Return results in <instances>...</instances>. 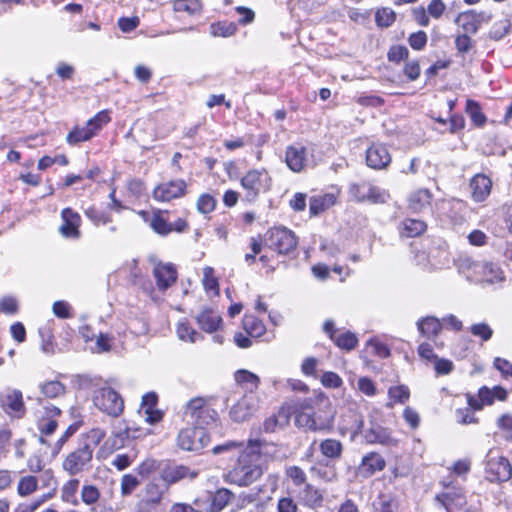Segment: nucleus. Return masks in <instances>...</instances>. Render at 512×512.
Segmentation results:
<instances>
[{"label": "nucleus", "mask_w": 512, "mask_h": 512, "mask_svg": "<svg viewBox=\"0 0 512 512\" xmlns=\"http://www.w3.org/2000/svg\"><path fill=\"white\" fill-rule=\"evenodd\" d=\"M456 21L460 23L461 27L465 31L464 34H475L479 29L476 12L473 10L459 14Z\"/></svg>", "instance_id": "40"}, {"label": "nucleus", "mask_w": 512, "mask_h": 512, "mask_svg": "<svg viewBox=\"0 0 512 512\" xmlns=\"http://www.w3.org/2000/svg\"><path fill=\"white\" fill-rule=\"evenodd\" d=\"M444 491L436 495L439 501L450 512L451 509H461L466 505V495L463 487L450 474L441 481Z\"/></svg>", "instance_id": "6"}, {"label": "nucleus", "mask_w": 512, "mask_h": 512, "mask_svg": "<svg viewBox=\"0 0 512 512\" xmlns=\"http://www.w3.org/2000/svg\"><path fill=\"white\" fill-rule=\"evenodd\" d=\"M187 183L183 179H175L157 185L153 190V198L158 202H169L186 194Z\"/></svg>", "instance_id": "13"}, {"label": "nucleus", "mask_w": 512, "mask_h": 512, "mask_svg": "<svg viewBox=\"0 0 512 512\" xmlns=\"http://www.w3.org/2000/svg\"><path fill=\"white\" fill-rule=\"evenodd\" d=\"M105 436L106 432L104 429L98 427L92 428L86 433V441L82 445H87L94 451V448L100 444Z\"/></svg>", "instance_id": "57"}, {"label": "nucleus", "mask_w": 512, "mask_h": 512, "mask_svg": "<svg viewBox=\"0 0 512 512\" xmlns=\"http://www.w3.org/2000/svg\"><path fill=\"white\" fill-rule=\"evenodd\" d=\"M0 407L11 418L20 419L26 413L22 392L11 387L0 391Z\"/></svg>", "instance_id": "12"}, {"label": "nucleus", "mask_w": 512, "mask_h": 512, "mask_svg": "<svg viewBox=\"0 0 512 512\" xmlns=\"http://www.w3.org/2000/svg\"><path fill=\"white\" fill-rule=\"evenodd\" d=\"M237 24L234 22L220 21L211 25V34L214 37H230L237 31Z\"/></svg>", "instance_id": "48"}, {"label": "nucleus", "mask_w": 512, "mask_h": 512, "mask_svg": "<svg viewBox=\"0 0 512 512\" xmlns=\"http://www.w3.org/2000/svg\"><path fill=\"white\" fill-rule=\"evenodd\" d=\"M363 426L362 416L355 410H349L341 416L340 428L343 431L357 434L361 431Z\"/></svg>", "instance_id": "30"}, {"label": "nucleus", "mask_w": 512, "mask_h": 512, "mask_svg": "<svg viewBox=\"0 0 512 512\" xmlns=\"http://www.w3.org/2000/svg\"><path fill=\"white\" fill-rule=\"evenodd\" d=\"M38 489V478L36 476L27 475L19 479L17 485V493L21 497L33 494Z\"/></svg>", "instance_id": "45"}, {"label": "nucleus", "mask_w": 512, "mask_h": 512, "mask_svg": "<svg viewBox=\"0 0 512 512\" xmlns=\"http://www.w3.org/2000/svg\"><path fill=\"white\" fill-rule=\"evenodd\" d=\"M258 403V398L254 393L245 394L230 408V418L235 422L249 419L257 411Z\"/></svg>", "instance_id": "15"}, {"label": "nucleus", "mask_w": 512, "mask_h": 512, "mask_svg": "<svg viewBox=\"0 0 512 512\" xmlns=\"http://www.w3.org/2000/svg\"><path fill=\"white\" fill-rule=\"evenodd\" d=\"M391 160L390 152L384 144L374 143L366 150V164L374 170L386 169Z\"/></svg>", "instance_id": "19"}, {"label": "nucleus", "mask_w": 512, "mask_h": 512, "mask_svg": "<svg viewBox=\"0 0 512 512\" xmlns=\"http://www.w3.org/2000/svg\"><path fill=\"white\" fill-rule=\"evenodd\" d=\"M177 335L180 340L190 343H195L204 339L203 335L196 331L191 323L186 319L179 321L177 325Z\"/></svg>", "instance_id": "32"}, {"label": "nucleus", "mask_w": 512, "mask_h": 512, "mask_svg": "<svg viewBox=\"0 0 512 512\" xmlns=\"http://www.w3.org/2000/svg\"><path fill=\"white\" fill-rule=\"evenodd\" d=\"M153 277L156 281L157 289L165 292L176 282L178 272L174 264L159 262L153 268Z\"/></svg>", "instance_id": "17"}, {"label": "nucleus", "mask_w": 512, "mask_h": 512, "mask_svg": "<svg viewBox=\"0 0 512 512\" xmlns=\"http://www.w3.org/2000/svg\"><path fill=\"white\" fill-rule=\"evenodd\" d=\"M512 476V467L507 458L495 450H489L485 461V477L490 482L508 481Z\"/></svg>", "instance_id": "9"}, {"label": "nucleus", "mask_w": 512, "mask_h": 512, "mask_svg": "<svg viewBox=\"0 0 512 512\" xmlns=\"http://www.w3.org/2000/svg\"><path fill=\"white\" fill-rule=\"evenodd\" d=\"M385 466L384 458L378 453L371 452L363 456L358 471L363 477H371L376 472L382 471Z\"/></svg>", "instance_id": "24"}, {"label": "nucleus", "mask_w": 512, "mask_h": 512, "mask_svg": "<svg viewBox=\"0 0 512 512\" xmlns=\"http://www.w3.org/2000/svg\"><path fill=\"white\" fill-rule=\"evenodd\" d=\"M398 501L391 496L381 495L375 504V512H397Z\"/></svg>", "instance_id": "52"}, {"label": "nucleus", "mask_w": 512, "mask_h": 512, "mask_svg": "<svg viewBox=\"0 0 512 512\" xmlns=\"http://www.w3.org/2000/svg\"><path fill=\"white\" fill-rule=\"evenodd\" d=\"M240 184L245 200L254 202L261 193L270 189L271 179L265 170L252 169L241 178Z\"/></svg>", "instance_id": "5"}, {"label": "nucleus", "mask_w": 512, "mask_h": 512, "mask_svg": "<svg viewBox=\"0 0 512 512\" xmlns=\"http://www.w3.org/2000/svg\"><path fill=\"white\" fill-rule=\"evenodd\" d=\"M428 37L426 32L419 30L411 33L408 37V44L413 50L421 51L426 47Z\"/></svg>", "instance_id": "60"}, {"label": "nucleus", "mask_w": 512, "mask_h": 512, "mask_svg": "<svg viewBox=\"0 0 512 512\" xmlns=\"http://www.w3.org/2000/svg\"><path fill=\"white\" fill-rule=\"evenodd\" d=\"M334 344L343 350H353L358 344L357 336L351 331L339 332L332 340Z\"/></svg>", "instance_id": "42"}, {"label": "nucleus", "mask_w": 512, "mask_h": 512, "mask_svg": "<svg viewBox=\"0 0 512 512\" xmlns=\"http://www.w3.org/2000/svg\"><path fill=\"white\" fill-rule=\"evenodd\" d=\"M234 378L238 384L246 385L250 393L257 390L260 384V378L255 373L245 369L237 370L234 374Z\"/></svg>", "instance_id": "35"}, {"label": "nucleus", "mask_w": 512, "mask_h": 512, "mask_svg": "<svg viewBox=\"0 0 512 512\" xmlns=\"http://www.w3.org/2000/svg\"><path fill=\"white\" fill-rule=\"evenodd\" d=\"M438 209L445 214L450 221L457 225L464 221V214L466 207L463 201L460 200H441L437 203Z\"/></svg>", "instance_id": "23"}, {"label": "nucleus", "mask_w": 512, "mask_h": 512, "mask_svg": "<svg viewBox=\"0 0 512 512\" xmlns=\"http://www.w3.org/2000/svg\"><path fill=\"white\" fill-rule=\"evenodd\" d=\"M417 328L423 337L433 339L442 330V322L434 316H426L417 321Z\"/></svg>", "instance_id": "29"}, {"label": "nucleus", "mask_w": 512, "mask_h": 512, "mask_svg": "<svg viewBox=\"0 0 512 512\" xmlns=\"http://www.w3.org/2000/svg\"><path fill=\"white\" fill-rule=\"evenodd\" d=\"M111 117L108 110H102L99 111L96 115H94L92 118H90L86 122V127L89 130L90 133H92V136H96L98 132L110 122Z\"/></svg>", "instance_id": "38"}, {"label": "nucleus", "mask_w": 512, "mask_h": 512, "mask_svg": "<svg viewBox=\"0 0 512 512\" xmlns=\"http://www.w3.org/2000/svg\"><path fill=\"white\" fill-rule=\"evenodd\" d=\"M472 268L475 273L481 275L479 281L483 283L496 285L502 284L506 280L504 271L497 263L478 262L473 263Z\"/></svg>", "instance_id": "16"}, {"label": "nucleus", "mask_w": 512, "mask_h": 512, "mask_svg": "<svg viewBox=\"0 0 512 512\" xmlns=\"http://www.w3.org/2000/svg\"><path fill=\"white\" fill-rule=\"evenodd\" d=\"M216 207L215 198L208 194H202L197 200V210L202 214L211 213Z\"/></svg>", "instance_id": "61"}, {"label": "nucleus", "mask_w": 512, "mask_h": 512, "mask_svg": "<svg viewBox=\"0 0 512 512\" xmlns=\"http://www.w3.org/2000/svg\"><path fill=\"white\" fill-rule=\"evenodd\" d=\"M431 200L432 193L430 190L420 188L410 194L408 205L413 212L419 213L430 207Z\"/></svg>", "instance_id": "27"}, {"label": "nucleus", "mask_w": 512, "mask_h": 512, "mask_svg": "<svg viewBox=\"0 0 512 512\" xmlns=\"http://www.w3.org/2000/svg\"><path fill=\"white\" fill-rule=\"evenodd\" d=\"M396 19L395 12L390 8L378 9L375 14V22L381 28L390 27Z\"/></svg>", "instance_id": "51"}, {"label": "nucleus", "mask_w": 512, "mask_h": 512, "mask_svg": "<svg viewBox=\"0 0 512 512\" xmlns=\"http://www.w3.org/2000/svg\"><path fill=\"white\" fill-rule=\"evenodd\" d=\"M243 329L252 338H259L266 332L264 323L254 315H245L242 320Z\"/></svg>", "instance_id": "31"}, {"label": "nucleus", "mask_w": 512, "mask_h": 512, "mask_svg": "<svg viewBox=\"0 0 512 512\" xmlns=\"http://www.w3.org/2000/svg\"><path fill=\"white\" fill-rule=\"evenodd\" d=\"M321 453L330 459H338L341 457L343 446L342 443L336 439H325L320 445Z\"/></svg>", "instance_id": "39"}, {"label": "nucleus", "mask_w": 512, "mask_h": 512, "mask_svg": "<svg viewBox=\"0 0 512 512\" xmlns=\"http://www.w3.org/2000/svg\"><path fill=\"white\" fill-rule=\"evenodd\" d=\"M92 401L96 408L111 417L120 416L124 410L123 398L109 386L96 389L93 392Z\"/></svg>", "instance_id": "4"}, {"label": "nucleus", "mask_w": 512, "mask_h": 512, "mask_svg": "<svg viewBox=\"0 0 512 512\" xmlns=\"http://www.w3.org/2000/svg\"><path fill=\"white\" fill-rule=\"evenodd\" d=\"M427 224L419 219L408 218L402 222V235L406 237H417L424 233Z\"/></svg>", "instance_id": "36"}, {"label": "nucleus", "mask_w": 512, "mask_h": 512, "mask_svg": "<svg viewBox=\"0 0 512 512\" xmlns=\"http://www.w3.org/2000/svg\"><path fill=\"white\" fill-rule=\"evenodd\" d=\"M76 384L79 389L92 390V393L99 387H103L102 379L100 377L88 374L78 375Z\"/></svg>", "instance_id": "49"}, {"label": "nucleus", "mask_w": 512, "mask_h": 512, "mask_svg": "<svg viewBox=\"0 0 512 512\" xmlns=\"http://www.w3.org/2000/svg\"><path fill=\"white\" fill-rule=\"evenodd\" d=\"M39 388L46 398H57L63 396L66 392L65 385L57 380L44 382L40 384Z\"/></svg>", "instance_id": "43"}, {"label": "nucleus", "mask_w": 512, "mask_h": 512, "mask_svg": "<svg viewBox=\"0 0 512 512\" xmlns=\"http://www.w3.org/2000/svg\"><path fill=\"white\" fill-rule=\"evenodd\" d=\"M189 469L185 466H176L173 469L165 470L162 473V479L168 483H175L185 477H187Z\"/></svg>", "instance_id": "53"}, {"label": "nucleus", "mask_w": 512, "mask_h": 512, "mask_svg": "<svg viewBox=\"0 0 512 512\" xmlns=\"http://www.w3.org/2000/svg\"><path fill=\"white\" fill-rule=\"evenodd\" d=\"M194 318L199 328L209 334L217 332L222 325L219 311L212 307H202Z\"/></svg>", "instance_id": "18"}, {"label": "nucleus", "mask_w": 512, "mask_h": 512, "mask_svg": "<svg viewBox=\"0 0 512 512\" xmlns=\"http://www.w3.org/2000/svg\"><path fill=\"white\" fill-rule=\"evenodd\" d=\"M298 497L302 505L310 509H318L323 505V493L309 483L299 491Z\"/></svg>", "instance_id": "25"}, {"label": "nucleus", "mask_w": 512, "mask_h": 512, "mask_svg": "<svg viewBox=\"0 0 512 512\" xmlns=\"http://www.w3.org/2000/svg\"><path fill=\"white\" fill-rule=\"evenodd\" d=\"M58 426V423L56 419H43L38 422V429L41 432V437L39 439L40 443L47 444L46 440L43 436H49L52 435L56 428Z\"/></svg>", "instance_id": "62"}, {"label": "nucleus", "mask_w": 512, "mask_h": 512, "mask_svg": "<svg viewBox=\"0 0 512 512\" xmlns=\"http://www.w3.org/2000/svg\"><path fill=\"white\" fill-rule=\"evenodd\" d=\"M81 501L87 506H95L100 501V491L92 484H84L81 488Z\"/></svg>", "instance_id": "46"}, {"label": "nucleus", "mask_w": 512, "mask_h": 512, "mask_svg": "<svg viewBox=\"0 0 512 512\" xmlns=\"http://www.w3.org/2000/svg\"><path fill=\"white\" fill-rule=\"evenodd\" d=\"M388 397L393 403L404 404L409 400L410 390L406 385L391 386L388 389Z\"/></svg>", "instance_id": "50"}, {"label": "nucleus", "mask_w": 512, "mask_h": 512, "mask_svg": "<svg viewBox=\"0 0 512 512\" xmlns=\"http://www.w3.org/2000/svg\"><path fill=\"white\" fill-rule=\"evenodd\" d=\"M185 416L188 417L195 427L209 426L216 422L218 413L202 397L191 399L186 404Z\"/></svg>", "instance_id": "7"}, {"label": "nucleus", "mask_w": 512, "mask_h": 512, "mask_svg": "<svg viewBox=\"0 0 512 512\" xmlns=\"http://www.w3.org/2000/svg\"><path fill=\"white\" fill-rule=\"evenodd\" d=\"M336 195L334 193L318 194L310 197L309 211L312 216H317L329 209L336 203Z\"/></svg>", "instance_id": "28"}, {"label": "nucleus", "mask_w": 512, "mask_h": 512, "mask_svg": "<svg viewBox=\"0 0 512 512\" xmlns=\"http://www.w3.org/2000/svg\"><path fill=\"white\" fill-rule=\"evenodd\" d=\"M149 226L155 233L161 236H166L172 232V224L169 223L160 212H156L152 215L149 220Z\"/></svg>", "instance_id": "41"}, {"label": "nucleus", "mask_w": 512, "mask_h": 512, "mask_svg": "<svg viewBox=\"0 0 512 512\" xmlns=\"http://www.w3.org/2000/svg\"><path fill=\"white\" fill-rule=\"evenodd\" d=\"M79 485L80 481L76 478L68 480L61 488V500L72 506H78L79 500L77 498V493Z\"/></svg>", "instance_id": "33"}, {"label": "nucleus", "mask_w": 512, "mask_h": 512, "mask_svg": "<svg viewBox=\"0 0 512 512\" xmlns=\"http://www.w3.org/2000/svg\"><path fill=\"white\" fill-rule=\"evenodd\" d=\"M77 430V424L73 423L69 425L65 432L61 435V437L51 446V454L53 456L58 455L59 452L62 450L63 446L65 445V443L68 441V439L71 436H73Z\"/></svg>", "instance_id": "55"}, {"label": "nucleus", "mask_w": 512, "mask_h": 512, "mask_svg": "<svg viewBox=\"0 0 512 512\" xmlns=\"http://www.w3.org/2000/svg\"><path fill=\"white\" fill-rule=\"evenodd\" d=\"M203 286L207 291L219 290L218 279L214 276V269L210 266L203 268Z\"/></svg>", "instance_id": "59"}, {"label": "nucleus", "mask_w": 512, "mask_h": 512, "mask_svg": "<svg viewBox=\"0 0 512 512\" xmlns=\"http://www.w3.org/2000/svg\"><path fill=\"white\" fill-rule=\"evenodd\" d=\"M421 260H427V264H423L425 270L442 269L450 264L449 253L442 248L431 250L428 255L425 253L419 254L417 256L418 264H421Z\"/></svg>", "instance_id": "22"}, {"label": "nucleus", "mask_w": 512, "mask_h": 512, "mask_svg": "<svg viewBox=\"0 0 512 512\" xmlns=\"http://www.w3.org/2000/svg\"><path fill=\"white\" fill-rule=\"evenodd\" d=\"M265 245L278 254L287 255L296 249L297 238L286 227H273L266 234Z\"/></svg>", "instance_id": "8"}, {"label": "nucleus", "mask_w": 512, "mask_h": 512, "mask_svg": "<svg viewBox=\"0 0 512 512\" xmlns=\"http://www.w3.org/2000/svg\"><path fill=\"white\" fill-rule=\"evenodd\" d=\"M470 333L482 341H488L493 336V329L487 323H476L470 327Z\"/></svg>", "instance_id": "58"}, {"label": "nucleus", "mask_w": 512, "mask_h": 512, "mask_svg": "<svg viewBox=\"0 0 512 512\" xmlns=\"http://www.w3.org/2000/svg\"><path fill=\"white\" fill-rule=\"evenodd\" d=\"M471 189V196L475 202L485 201L492 189V180L489 176L478 173L472 177L469 183Z\"/></svg>", "instance_id": "20"}, {"label": "nucleus", "mask_w": 512, "mask_h": 512, "mask_svg": "<svg viewBox=\"0 0 512 512\" xmlns=\"http://www.w3.org/2000/svg\"><path fill=\"white\" fill-rule=\"evenodd\" d=\"M232 493L225 488L218 489L211 497V509L213 512H219L223 510L228 502Z\"/></svg>", "instance_id": "47"}, {"label": "nucleus", "mask_w": 512, "mask_h": 512, "mask_svg": "<svg viewBox=\"0 0 512 512\" xmlns=\"http://www.w3.org/2000/svg\"><path fill=\"white\" fill-rule=\"evenodd\" d=\"M348 195L351 200L357 203L384 204L390 199V194L387 190L366 180L350 183Z\"/></svg>", "instance_id": "2"}, {"label": "nucleus", "mask_w": 512, "mask_h": 512, "mask_svg": "<svg viewBox=\"0 0 512 512\" xmlns=\"http://www.w3.org/2000/svg\"><path fill=\"white\" fill-rule=\"evenodd\" d=\"M93 138L92 133L89 132L86 125L83 127L75 126L66 136V142L75 146L82 142L89 141Z\"/></svg>", "instance_id": "44"}, {"label": "nucleus", "mask_w": 512, "mask_h": 512, "mask_svg": "<svg viewBox=\"0 0 512 512\" xmlns=\"http://www.w3.org/2000/svg\"><path fill=\"white\" fill-rule=\"evenodd\" d=\"M509 28H510L509 20H501V21L495 22L493 24V26L491 27L489 36H490V38H492L494 40H500L506 34H508Z\"/></svg>", "instance_id": "64"}, {"label": "nucleus", "mask_w": 512, "mask_h": 512, "mask_svg": "<svg viewBox=\"0 0 512 512\" xmlns=\"http://www.w3.org/2000/svg\"><path fill=\"white\" fill-rule=\"evenodd\" d=\"M306 161L307 150L303 145L297 143L286 148L285 162L293 172H301L306 165Z\"/></svg>", "instance_id": "21"}, {"label": "nucleus", "mask_w": 512, "mask_h": 512, "mask_svg": "<svg viewBox=\"0 0 512 512\" xmlns=\"http://www.w3.org/2000/svg\"><path fill=\"white\" fill-rule=\"evenodd\" d=\"M313 402L312 400H305L300 405V409L295 415L296 426L312 432L328 430L331 426V420L317 412L312 405Z\"/></svg>", "instance_id": "3"}, {"label": "nucleus", "mask_w": 512, "mask_h": 512, "mask_svg": "<svg viewBox=\"0 0 512 512\" xmlns=\"http://www.w3.org/2000/svg\"><path fill=\"white\" fill-rule=\"evenodd\" d=\"M62 223L58 228L59 234L66 239L77 240L81 236V216L78 212L70 207H66L61 211Z\"/></svg>", "instance_id": "14"}, {"label": "nucleus", "mask_w": 512, "mask_h": 512, "mask_svg": "<svg viewBox=\"0 0 512 512\" xmlns=\"http://www.w3.org/2000/svg\"><path fill=\"white\" fill-rule=\"evenodd\" d=\"M92 458L93 450L87 445H80L65 457L62 468L69 475L75 476L90 468Z\"/></svg>", "instance_id": "10"}, {"label": "nucleus", "mask_w": 512, "mask_h": 512, "mask_svg": "<svg viewBox=\"0 0 512 512\" xmlns=\"http://www.w3.org/2000/svg\"><path fill=\"white\" fill-rule=\"evenodd\" d=\"M409 56V50L404 45H392L387 53L389 62L399 64L401 61L406 60Z\"/></svg>", "instance_id": "54"}, {"label": "nucleus", "mask_w": 512, "mask_h": 512, "mask_svg": "<svg viewBox=\"0 0 512 512\" xmlns=\"http://www.w3.org/2000/svg\"><path fill=\"white\" fill-rule=\"evenodd\" d=\"M465 112L471 119V122L476 127H483L487 122V117L482 112L480 104L472 99L466 101Z\"/></svg>", "instance_id": "34"}, {"label": "nucleus", "mask_w": 512, "mask_h": 512, "mask_svg": "<svg viewBox=\"0 0 512 512\" xmlns=\"http://www.w3.org/2000/svg\"><path fill=\"white\" fill-rule=\"evenodd\" d=\"M209 435L202 427H188L182 429L177 438L179 448L185 451L198 452L207 446Z\"/></svg>", "instance_id": "11"}, {"label": "nucleus", "mask_w": 512, "mask_h": 512, "mask_svg": "<svg viewBox=\"0 0 512 512\" xmlns=\"http://www.w3.org/2000/svg\"><path fill=\"white\" fill-rule=\"evenodd\" d=\"M86 217L92 221L95 225H105L111 222V218L106 213L96 209L95 207H89L85 210Z\"/></svg>", "instance_id": "63"}, {"label": "nucleus", "mask_w": 512, "mask_h": 512, "mask_svg": "<svg viewBox=\"0 0 512 512\" xmlns=\"http://www.w3.org/2000/svg\"><path fill=\"white\" fill-rule=\"evenodd\" d=\"M365 439L372 444L378 443L386 446L397 445V440L392 437L390 430L379 425H374L367 430Z\"/></svg>", "instance_id": "26"}, {"label": "nucleus", "mask_w": 512, "mask_h": 512, "mask_svg": "<svg viewBox=\"0 0 512 512\" xmlns=\"http://www.w3.org/2000/svg\"><path fill=\"white\" fill-rule=\"evenodd\" d=\"M173 9L175 12L194 16L201 13L202 5L199 0H175L173 2Z\"/></svg>", "instance_id": "37"}, {"label": "nucleus", "mask_w": 512, "mask_h": 512, "mask_svg": "<svg viewBox=\"0 0 512 512\" xmlns=\"http://www.w3.org/2000/svg\"><path fill=\"white\" fill-rule=\"evenodd\" d=\"M262 474L260 454L243 452L234 467L226 473L225 480L229 484L244 487L257 481Z\"/></svg>", "instance_id": "1"}, {"label": "nucleus", "mask_w": 512, "mask_h": 512, "mask_svg": "<svg viewBox=\"0 0 512 512\" xmlns=\"http://www.w3.org/2000/svg\"><path fill=\"white\" fill-rule=\"evenodd\" d=\"M52 311L59 319H69L73 317L72 306L65 300L55 301L52 305Z\"/></svg>", "instance_id": "56"}]
</instances>
